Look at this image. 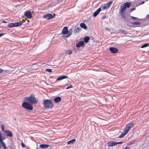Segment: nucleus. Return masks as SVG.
I'll use <instances>...</instances> for the list:
<instances>
[{
  "label": "nucleus",
  "mask_w": 149,
  "mask_h": 149,
  "mask_svg": "<svg viewBox=\"0 0 149 149\" xmlns=\"http://www.w3.org/2000/svg\"><path fill=\"white\" fill-rule=\"evenodd\" d=\"M149 14L147 15H146V17L145 18L142 19V20L144 21H148L149 20Z\"/></svg>",
  "instance_id": "c756f323"
},
{
  "label": "nucleus",
  "mask_w": 149,
  "mask_h": 149,
  "mask_svg": "<svg viewBox=\"0 0 149 149\" xmlns=\"http://www.w3.org/2000/svg\"><path fill=\"white\" fill-rule=\"evenodd\" d=\"M132 143H130V145L132 144Z\"/></svg>",
  "instance_id": "6e6d98bb"
},
{
  "label": "nucleus",
  "mask_w": 149,
  "mask_h": 149,
  "mask_svg": "<svg viewBox=\"0 0 149 149\" xmlns=\"http://www.w3.org/2000/svg\"><path fill=\"white\" fill-rule=\"evenodd\" d=\"M1 130H5L4 128V125L3 124H1Z\"/></svg>",
  "instance_id": "f704fd0d"
},
{
  "label": "nucleus",
  "mask_w": 149,
  "mask_h": 149,
  "mask_svg": "<svg viewBox=\"0 0 149 149\" xmlns=\"http://www.w3.org/2000/svg\"><path fill=\"white\" fill-rule=\"evenodd\" d=\"M136 10L135 7H133L127 10V11L125 12L126 15H130V13L133 11Z\"/></svg>",
  "instance_id": "2eb2a0df"
},
{
  "label": "nucleus",
  "mask_w": 149,
  "mask_h": 149,
  "mask_svg": "<svg viewBox=\"0 0 149 149\" xmlns=\"http://www.w3.org/2000/svg\"><path fill=\"white\" fill-rule=\"evenodd\" d=\"M24 15L28 19H31L32 17L31 12L29 10H27L26 11L24 12Z\"/></svg>",
  "instance_id": "1a4fd4ad"
},
{
  "label": "nucleus",
  "mask_w": 149,
  "mask_h": 149,
  "mask_svg": "<svg viewBox=\"0 0 149 149\" xmlns=\"http://www.w3.org/2000/svg\"><path fill=\"white\" fill-rule=\"evenodd\" d=\"M43 17L47 19L50 20L54 18V17L52 14L50 13H48L44 15Z\"/></svg>",
  "instance_id": "6e6552de"
},
{
  "label": "nucleus",
  "mask_w": 149,
  "mask_h": 149,
  "mask_svg": "<svg viewBox=\"0 0 149 149\" xmlns=\"http://www.w3.org/2000/svg\"><path fill=\"white\" fill-rule=\"evenodd\" d=\"M118 31H121L123 33L127 34H128V32L127 31H126L124 30H122V29H120L118 30Z\"/></svg>",
  "instance_id": "cd10ccee"
},
{
  "label": "nucleus",
  "mask_w": 149,
  "mask_h": 149,
  "mask_svg": "<svg viewBox=\"0 0 149 149\" xmlns=\"http://www.w3.org/2000/svg\"><path fill=\"white\" fill-rule=\"evenodd\" d=\"M112 3V1H110L104 4H102L100 7L102 10L107 9L110 7Z\"/></svg>",
  "instance_id": "423d86ee"
},
{
  "label": "nucleus",
  "mask_w": 149,
  "mask_h": 149,
  "mask_svg": "<svg viewBox=\"0 0 149 149\" xmlns=\"http://www.w3.org/2000/svg\"><path fill=\"white\" fill-rule=\"evenodd\" d=\"M135 4H136V3H131V6L132 7L135 6Z\"/></svg>",
  "instance_id": "c03bdc74"
},
{
  "label": "nucleus",
  "mask_w": 149,
  "mask_h": 149,
  "mask_svg": "<svg viewBox=\"0 0 149 149\" xmlns=\"http://www.w3.org/2000/svg\"><path fill=\"white\" fill-rule=\"evenodd\" d=\"M110 130H109V131H110Z\"/></svg>",
  "instance_id": "13d9d810"
},
{
  "label": "nucleus",
  "mask_w": 149,
  "mask_h": 149,
  "mask_svg": "<svg viewBox=\"0 0 149 149\" xmlns=\"http://www.w3.org/2000/svg\"><path fill=\"white\" fill-rule=\"evenodd\" d=\"M102 8L101 7L98 8L96 11L94 12L93 14V15L94 17H95L101 11Z\"/></svg>",
  "instance_id": "ddd939ff"
},
{
  "label": "nucleus",
  "mask_w": 149,
  "mask_h": 149,
  "mask_svg": "<svg viewBox=\"0 0 149 149\" xmlns=\"http://www.w3.org/2000/svg\"><path fill=\"white\" fill-rule=\"evenodd\" d=\"M2 146L3 147L4 149H6V146L5 145V143L3 141H0Z\"/></svg>",
  "instance_id": "393cba45"
},
{
  "label": "nucleus",
  "mask_w": 149,
  "mask_h": 149,
  "mask_svg": "<svg viewBox=\"0 0 149 149\" xmlns=\"http://www.w3.org/2000/svg\"><path fill=\"white\" fill-rule=\"evenodd\" d=\"M90 39V38L89 36H86L84 38V41H83L84 42V43H86L89 42Z\"/></svg>",
  "instance_id": "a211bd4d"
},
{
  "label": "nucleus",
  "mask_w": 149,
  "mask_h": 149,
  "mask_svg": "<svg viewBox=\"0 0 149 149\" xmlns=\"http://www.w3.org/2000/svg\"><path fill=\"white\" fill-rule=\"evenodd\" d=\"M129 131H125L122 133L119 136H118L119 138H121L124 137V136L128 133Z\"/></svg>",
  "instance_id": "4be33fe9"
},
{
  "label": "nucleus",
  "mask_w": 149,
  "mask_h": 149,
  "mask_svg": "<svg viewBox=\"0 0 149 149\" xmlns=\"http://www.w3.org/2000/svg\"><path fill=\"white\" fill-rule=\"evenodd\" d=\"M66 78H68V77L67 76L65 75H62L61 76H59L57 78L56 81L61 80Z\"/></svg>",
  "instance_id": "4468645a"
},
{
  "label": "nucleus",
  "mask_w": 149,
  "mask_h": 149,
  "mask_svg": "<svg viewBox=\"0 0 149 149\" xmlns=\"http://www.w3.org/2000/svg\"><path fill=\"white\" fill-rule=\"evenodd\" d=\"M81 28L80 27L75 26V29L74 30V32L75 34L78 33L81 31Z\"/></svg>",
  "instance_id": "dca6fc26"
},
{
  "label": "nucleus",
  "mask_w": 149,
  "mask_h": 149,
  "mask_svg": "<svg viewBox=\"0 0 149 149\" xmlns=\"http://www.w3.org/2000/svg\"><path fill=\"white\" fill-rule=\"evenodd\" d=\"M76 141V139H73L72 140H70L67 142V143L68 144H72L74 143Z\"/></svg>",
  "instance_id": "bb28decb"
},
{
  "label": "nucleus",
  "mask_w": 149,
  "mask_h": 149,
  "mask_svg": "<svg viewBox=\"0 0 149 149\" xmlns=\"http://www.w3.org/2000/svg\"><path fill=\"white\" fill-rule=\"evenodd\" d=\"M120 15L122 18H123L124 21H130V19H132L130 17L132 16L130 15H126L125 12L123 13V14H122L121 13H119Z\"/></svg>",
  "instance_id": "39448f33"
},
{
  "label": "nucleus",
  "mask_w": 149,
  "mask_h": 149,
  "mask_svg": "<svg viewBox=\"0 0 149 149\" xmlns=\"http://www.w3.org/2000/svg\"><path fill=\"white\" fill-rule=\"evenodd\" d=\"M115 145L116 146L117 145L119 144V142H115Z\"/></svg>",
  "instance_id": "09e8293b"
},
{
  "label": "nucleus",
  "mask_w": 149,
  "mask_h": 149,
  "mask_svg": "<svg viewBox=\"0 0 149 149\" xmlns=\"http://www.w3.org/2000/svg\"><path fill=\"white\" fill-rule=\"evenodd\" d=\"M73 88V86L72 85L70 84L69 86L66 87V89H68L70 88Z\"/></svg>",
  "instance_id": "58836bf2"
},
{
  "label": "nucleus",
  "mask_w": 149,
  "mask_h": 149,
  "mask_svg": "<svg viewBox=\"0 0 149 149\" xmlns=\"http://www.w3.org/2000/svg\"><path fill=\"white\" fill-rule=\"evenodd\" d=\"M145 2V1H142L141 2L139 3V5H141L143 4Z\"/></svg>",
  "instance_id": "79ce46f5"
},
{
  "label": "nucleus",
  "mask_w": 149,
  "mask_h": 149,
  "mask_svg": "<svg viewBox=\"0 0 149 149\" xmlns=\"http://www.w3.org/2000/svg\"><path fill=\"white\" fill-rule=\"evenodd\" d=\"M11 149H13V148H11Z\"/></svg>",
  "instance_id": "bf43d9fd"
},
{
  "label": "nucleus",
  "mask_w": 149,
  "mask_h": 149,
  "mask_svg": "<svg viewBox=\"0 0 149 149\" xmlns=\"http://www.w3.org/2000/svg\"><path fill=\"white\" fill-rule=\"evenodd\" d=\"M40 147L42 148H47L49 147V145L47 144H41Z\"/></svg>",
  "instance_id": "5701e85b"
},
{
  "label": "nucleus",
  "mask_w": 149,
  "mask_h": 149,
  "mask_svg": "<svg viewBox=\"0 0 149 149\" xmlns=\"http://www.w3.org/2000/svg\"><path fill=\"white\" fill-rule=\"evenodd\" d=\"M107 17L106 15H103L102 17V19H104L106 18Z\"/></svg>",
  "instance_id": "ea45409f"
},
{
  "label": "nucleus",
  "mask_w": 149,
  "mask_h": 149,
  "mask_svg": "<svg viewBox=\"0 0 149 149\" xmlns=\"http://www.w3.org/2000/svg\"><path fill=\"white\" fill-rule=\"evenodd\" d=\"M72 29H70L68 30V36H70L72 33Z\"/></svg>",
  "instance_id": "72a5a7b5"
},
{
  "label": "nucleus",
  "mask_w": 149,
  "mask_h": 149,
  "mask_svg": "<svg viewBox=\"0 0 149 149\" xmlns=\"http://www.w3.org/2000/svg\"><path fill=\"white\" fill-rule=\"evenodd\" d=\"M131 23L132 24H134L136 25H139L141 24V22H131Z\"/></svg>",
  "instance_id": "2f4dec72"
},
{
  "label": "nucleus",
  "mask_w": 149,
  "mask_h": 149,
  "mask_svg": "<svg viewBox=\"0 0 149 149\" xmlns=\"http://www.w3.org/2000/svg\"><path fill=\"white\" fill-rule=\"evenodd\" d=\"M147 24H144L143 23H142V24L141 25H142V26H146V25Z\"/></svg>",
  "instance_id": "3c124183"
},
{
  "label": "nucleus",
  "mask_w": 149,
  "mask_h": 149,
  "mask_svg": "<svg viewBox=\"0 0 149 149\" xmlns=\"http://www.w3.org/2000/svg\"><path fill=\"white\" fill-rule=\"evenodd\" d=\"M139 5H139V3L137 4V3H136V4L135 5V7H136Z\"/></svg>",
  "instance_id": "8fccbe9b"
},
{
  "label": "nucleus",
  "mask_w": 149,
  "mask_h": 149,
  "mask_svg": "<svg viewBox=\"0 0 149 149\" xmlns=\"http://www.w3.org/2000/svg\"><path fill=\"white\" fill-rule=\"evenodd\" d=\"M134 125L135 124L134 123H129L126 125L123 130H130L131 128L134 127Z\"/></svg>",
  "instance_id": "0eeeda50"
},
{
  "label": "nucleus",
  "mask_w": 149,
  "mask_h": 149,
  "mask_svg": "<svg viewBox=\"0 0 149 149\" xmlns=\"http://www.w3.org/2000/svg\"><path fill=\"white\" fill-rule=\"evenodd\" d=\"M45 71L49 72H52V70L51 69L49 68L46 69Z\"/></svg>",
  "instance_id": "e433bc0d"
},
{
  "label": "nucleus",
  "mask_w": 149,
  "mask_h": 149,
  "mask_svg": "<svg viewBox=\"0 0 149 149\" xmlns=\"http://www.w3.org/2000/svg\"><path fill=\"white\" fill-rule=\"evenodd\" d=\"M119 144H121V143H123V141L119 142Z\"/></svg>",
  "instance_id": "5fc2aeb1"
},
{
  "label": "nucleus",
  "mask_w": 149,
  "mask_h": 149,
  "mask_svg": "<svg viewBox=\"0 0 149 149\" xmlns=\"http://www.w3.org/2000/svg\"><path fill=\"white\" fill-rule=\"evenodd\" d=\"M108 144V146H115V141H110L107 143Z\"/></svg>",
  "instance_id": "aec40b11"
},
{
  "label": "nucleus",
  "mask_w": 149,
  "mask_h": 149,
  "mask_svg": "<svg viewBox=\"0 0 149 149\" xmlns=\"http://www.w3.org/2000/svg\"><path fill=\"white\" fill-rule=\"evenodd\" d=\"M64 0H57V1L58 2H59V3H61Z\"/></svg>",
  "instance_id": "a18cd8bd"
},
{
  "label": "nucleus",
  "mask_w": 149,
  "mask_h": 149,
  "mask_svg": "<svg viewBox=\"0 0 149 149\" xmlns=\"http://www.w3.org/2000/svg\"><path fill=\"white\" fill-rule=\"evenodd\" d=\"M61 100V97L58 96L55 97L54 99V101L56 103H57L60 102Z\"/></svg>",
  "instance_id": "f3484780"
},
{
  "label": "nucleus",
  "mask_w": 149,
  "mask_h": 149,
  "mask_svg": "<svg viewBox=\"0 0 149 149\" xmlns=\"http://www.w3.org/2000/svg\"><path fill=\"white\" fill-rule=\"evenodd\" d=\"M123 149H130V148L127 146H126L125 148Z\"/></svg>",
  "instance_id": "603ef678"
},
{
  "label": "nucleus",
  "mask_w": 149,
  "mask_h": 149,
  "mask_svg": "<svg viewBox=\"0 0 149 149\" xmlns=\"http://www.w3.org/2000/svg\"><path fill=\"white\" fill-rule=\"evenodd\" d=\"M8 27L11 28L12 27H15V23H10L8 24V25L7 26Z\"/></svg>",
  "instance_id": "b1692460"
},
{
  "label": "nucleus",
  "mask_w": 149,
  "mask_h": 149,
  "mask_svg": "<svg viewBox=\"0 0 149 149\" xmlns=\"http://www.w3.org/2000/svg\"><path fill=\"white\" fill-rule=\"evenodd\" d=\"M111 130L113 131L114 130Z\"/></svg>",
  "instance_id": "4d7b16f0"
},
{
  "label": "nucleus",
  "mask_w": 149,
  "mask_h": 149,
  "mask_svg": "<svg viewBox=\"0 0 149 149\" xmlns=\"http://www.w3.org/2000/svg\"><path fill=\"white\" fill-rule=\"evenodd\" d=\"M14 23L15 27L20 26L22 24V23L21 22H16Z\"/></svg>",
  "instance_id": "a878e982"
},
{
  "label": "nucleus",
  "mask_w": 149,
  "mask_h": 149,
  "mask_svg": "<svg viewBox=\"0 0 149 149\" xmlns=\"http://www.w3.org/2000/svg\"><path fill=\"white\" fill-rule=\"evenodd\" d=\"M21 145L22 147L23 148H24L25 147V145L23 142H22L21 143Z\"/></svg>",
  "instance_id": "a19ab883"
},
{
  "label": "nucleus",
  "mask_w": 149,
  "mask_h": 149,
  "mask_svg": "<svg viewBox=\"0 0 149 149\" xmlns=\"http://www.w3.org/2000/svg\"><path fill=\"white\" fill-rule=\"evenodd\" d=\"M68 51L67 54L69 55L71 54L72 52V51L71 49L68 50Z\"/></svg>",
  "instance_id": "c9c22d12"
},
{
  "label": "nucleus",
  "mask_w": 149,
  "mask_h": 149,
  "mask_svg": "<svg viewBox=\"0 0 149 149\" xmlns=\"http://www.w3.org/2000/svg\"><path fill=\"white\" fill-rule=\"evenodd\" d=\"M109 50L111 53L113 54L117 53L118 51L117 48L114 47H110Z\"/></svg>",
  "instance_id": "9b49d317"
},
{
  "label": "nucleus",
  "mask_w": 149,
  "mask_h": 149,
  "mask_svg": "<svg viewBox=\"0 0 149 149\" xmlns=\"http://www.w3.org/2000/svg\"><path fill=\"white\" fill-rule=\"evenodd\" d=\"M38 101L35 97V95L32 93L29 97H25L22 106L27 112H29L33 109L32 105L37 104Z\"/></svg>",
  "instance_id": "f257e3e1"
},
{
  "label": "nucleus",
  "mask_w": 149,
  "mask_h": 149,
  "mask_svg": "<svg viewBox=\"0 0 149 149\" xmlns=\"http://www.w3.org/2000/svg\"><path fill=\"white\" fill-rule=\"evenodd\" d=\"M5 139L4 137L3 136L1 133H0V141H2Z\"/></svg>",
  "instance_id": "473e14b6"
},
{
  "label": "nucleus",
  "mask_w": 149,
  "mask_h": 149,
  "mask_svg": "<svg viewBox=\"0 0 149 149\" xmlns=\"http://www.w3.org/2000/svg\"><path fill=\"white\" fill-rule=\"evenodd\" d=\"M131 18H132V19H136L137 20H138L139 19L137 17H134L133 16H132V17H130ZM139 20H140V19H139Z\"/></svg>",
  "instance_id": "4c0bfd02"
},
{
  "label": "nucleus",
  "mask_w": 149,
  "mask_h": 149,
  "mask_svg": "<svg viewBox=\"0 0 149 149\" xmlns=\"http://www.w3.org/2000/svg\"><path fill=\"white\" fill-rule=\"evenodd\" d=\"M61 33L63 35V37L67 38L70 36H68V30L67 26H65L63 28L62 31Z\"/></svg>",
  "instance_id": "20e7f679"
},
{
  "label": "nucleus",
  "mask_w": 149,
  "mask_h": 149,
  "mask_svg": "<svg viewBox=\"0 0 149 149\" xmlns=\"http://www.w3.org/2000/svg\"><path fill=\"white\" fill-rule=\"evenodd\" d=\"M3 70L2 68H0V73L2 72L3 71Z\"/></svg>",
  "instance_id": "49530a36"
},
{
  "label": "nucleus",
  "mask_w": 149,
  "mask_h": 149,
  "mask_svg": "<svg viewBox=\"0 0 149 149\" xmlns=\"http://www.w3.org/2000/svg\"><path fill=\"white\" fill-rule=\"evenodd\" d=\"M43 105L45 109H51L54 107V104L50 99H44Z\"/></svg>",
  "instance_id": "f03ea898"
},
{
  "label": "nucleus",
  "mask_w": 149,
  "mask_h": 149,
  "mask_svg": "<svg viewBox=\"0 0 149 149\" xmlns=\"http://www.w3.org/2000/svg\"><path fill=\"white\" fill-rule=\"evenodd\" d=\"M131 5V2H126L122 4L120 6V8L119 11V13H121L122 14L123 13L125 12L126 8H129Z\"/></svg>",
  "instance_id": "7ed1b4c3"
},
{
  "label": "nucleus",
  "mask_w": 149,
  "mask_h": 149,
  "mask_svg": "<svg viewBox=\"0 0 149 149\" xmlns=\"http://www.w3.org/2000/svg\"><path fill=\"white\" fill-rule=\"evenodd\" d=\"M125 21L127 23V26H129L130 27H135V26H134L133 25H129L128 24H127L128 23H130V24H131V22H130V21L129 20L128 21Z\"/></svg>",
  "instance_id": "c85d7f7f"
},
{
  "label": "nucleus",
  "mask_w": 149,
  "mask_h": 149,
  "mask_svg": "<svg viewBox=\"0 0 149 149\" xmlns=\"http://www.w3.org/2000/svg\"><path fill=\"white\" fill-rule=\"evenodd\" d=\"M85 45V43H84V42L83 41H80L76 44V46L77 48H78L82 47Z\"/></svg>",
  "instance_id": "f8f14e48"
},
{
  "label": "nucleus",
  "mask_w": 149,
  "mask_h": 149,
  "mask_svg": "<svg viewBox=\"0 0 149 149\" xmlns=\"http://www.w3.org/2000/svg\"><path fill=\"white\" fill-rule=\"evenodd\" d=\"M80 26L81 28L86 29L87 28V26L83 22L81 23L80 24Z\"/></svg>",
  "instance_id": "412c9836"
},
{
  "label": "nucleus",
  "mask_w": 149,
  "mask_h": 149,
  "mask_svg": "<svg viewBox=\"0 0 149 149\" xmlns=\"http://www.w3.org/2000/svg\"><path fill=\"white\" fill-rule=\"evenodd\" d=\"M5 133L6 135L8 136L12 137L13 136L12 133L10 131H3Z\"/></svg>",
  "instance_id": "6ab92c4d"
},
{
  "label": "nucleus",
  "mask_w": 149,
  "mask_h": 149,
  "mask_svg": "<svg viewBox=\"0 0 149 149\" xmlns=\"http://www.w3.org/2000/svg\"><path fill=\"white\" fill-rule=\"evenodd\" d=\"M149 46V43H145L141 47V48H143L144 47H147Z\"/></svg>",
  "instance_id": "7c9ffc66"
},
{
  "label": "nucleus",
  "mask_w": 149,
  "mask_h": 149,
  "mask_svg": "<svg viewBox=\"0 0 149 149\" xmlns=\"http://www.w3.org/2000/svg\"><path fill=\"white\" fill-rule=\"evenodd\" d=\"M7 23V22L6 21H4V20H3L2 22V23Z\"/></svg>",
  "instance_id": "864d4df0"
},
{
  "label": "nucleus",
  "mask_w": 149,
  "mask_h": 149,
  "mask_svg": "<svg viewBox=\"0 0 149 149\" xmlns=\"http://www.w3.org/2000/svg\"><path fill=\"white\" fill-rule=\"evenodd\" d=\"M105 29L106 30H107V31H109L110 30V29L108 28H105Z\"/></svg>",
  "instance_id": "de8ad7c7"
},
{
  "label": "nucleus",
  "mask_w": 149,
  "mask_h": 149,
  "mask_svg": "<svg viewBox=\"0 0 149 149\" xmlns=\"http://www.w3.org/2000/svg\"><path fill=\"white\" fill-rule=\"evenodd\" d=\"M41 65L40 63L37 62L36 63L33 64L32 65L31 68L33 70H37L39 68V66Z\"/></svg>",
  "instance_id": "9d476101"
},
{
  "label": "nucleus",
  "mask_w": 149,
  "mask_h": 149,
  "mask_svg": "<svg viewBox=\"0 0 149 149\" xmlns=\"http://www.w3.org/2000/svg\"><path fill=\"white\" fill-rule=\"evenodd\" d=\"M5 34L4 33H0V38L2 36H3V35H4Z\"/></svg>",
  "instance_id": "37998d69"
}]
</instances>
